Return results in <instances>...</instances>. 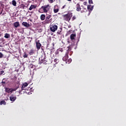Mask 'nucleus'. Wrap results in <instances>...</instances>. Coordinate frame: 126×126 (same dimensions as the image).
<instances>
[{
  "label": "nucleus",
  "instance_id": "nucleus-23",
  "mask_svg": "<svg viewBox=\"0 0 126 126\" xmlns=\"http://www.w3.org/2000/svg\"><path fill=\"white\" fill-rule=\"evenodd\" d=\"M46 54H44V57L43 59V57H41V63H44V61H45V59H46Z\"/></svg>",
  "mask_w": 126,
  "mask_h": 126
},
{
  "label": "nucleus",
  "instance_id": "nucleus-14",
  "mask_svg": "<svg viewBox=\"0 0 126 126\" xmlns=\"http://www.w3.org/2000/svg\"><path fill=\"white\" fill-rule=\"evenodd\" d=\"M28 86V84L27 83H25L23 84L22 87H21V90H25V87H27Z\"/></svg>",
  "mask_w": 126,
  "mask_h": 126
},
{
  "label": "nucleus",
  "instance_id": "nucleus-42",
  "mask_svg": "<svg viewBox=\"0 0 126 126\" xmlns=\"http://www.w3.org/2000/svg\"><path fill=\"white\" fill-rule=\"evenodd\" d=\"M43 55L41 56V57H43Z\"/></svg>",
  "mask_w": 126,
  "mask_h": 126
},
{
  "label": "nucleus",
  "instance_id": "nucleus-19",
  "mask_svg": "<svg viewBox=\"0 0 126 126\" xmlns=\"http://www.w3.org/2000/svg\"><path fill=\"white\" fill-rule=\"evenodd\" d=\"M45 19H46V16L45 15V14L41 15V16H40L41 20L43 21Z\"/></svg>",
  "mask_w": 126,
  "mask_h": 126
},
{
  "label": "nucleus",
  "instance_id": "nucleus-35",
  "mask_svg": "<svg viewBox=\"0 0 126 126\" xmlns=\"http://www.w3.org/2000/svg\"><path fill=\"white\" fill-rule=\"evenodd\" d=\"M3 73H4V71L1 70L0 72V74H3Z\"/></svg>",
  "mask_w": 126,
  "mask_h": 126
},
{
  "label": "nucleus",
  "instance_id": "nucleus-5",
  "mask_svg": "<svg viewBox=\"0 0 126 126\" xmlns=\"http://www.w3.org/2000/svg\"><path fill=\"white\" fill-rule=\"evenodd\" d=\"M50 30L51 32H56L58 30V25L55 24L50 25Z\"/></svg>",
  "mask_w": 126,
  "mask_h": 126
},
{
  "label": "nucleus",
  "instance_id": "nucleus-21",
  "mask_svg": "<svg viewBox=\"0 0 126 126\" xmlns=\"http://www.w3.org/2000/svg\"><path fill=\"white\" fill-rule=\"evenodd\" d=\"M12 4L14 6H16V1H15V0H13L12 1Z\"/></svg>",
  "mask_w": 126,
  "mask_h": 126
},
{
  "label": "nucleus",
  "instance_id": "nucleus-2",
  "mask_svg": "<svg viewBox=\"0 0 126 126\" xmlns=\"http://www.w3.org/2000/svg\"><path fill=\"white\" fill-rule=\"evenodd\" d=\"M17 84H18V85L15 88H5V91L6 93H8V94H11V93H12V92H13V91H16L18 89V88H19V82H18L17 83Z\"/></svg>",
  "mask_w": 126,
  "mask_h": 126
},
{
  "label": "nucleus",
  "instance_id": "nucleus-27",
  "mask_svg": "<svg viewBox=\"0 0 126 126\" xmlns=\"http://www.w3.org/2000/svg\"><path fill=\"white\" fill-rule=\"evenodd\" d=\"M75 19H76V17H75V16H73L71 18L72 21H73L74 20H75Z\"/></svg>",
  "mask_w": 126,
  "mask_h": 126
},
{
  "label": "nucleus",
  "instance_id": "nucleus-38",
  "mask_svg": "<svg viewBox=\"0 0 126 126\" xmlns=\"http://www.w3.org/2000/svg\"><path fill=\"white\" fill-rule=\"evenodd\" d=\"M67 0V1H71V0Z\"/></svg>",
  "mask_w": 126,
  "mask_h": 126
},
{
  "label": "nucleus",
  "instance_id": "nucleus-3",
  "mask_svg": "<svg viewBox=\"0 0 126 126\" xmlns=\"http://www.w3.org/2000/svg\"><path fill=\"white\" fill-rule=\"evenodd\" d=\"M63 17L65 21L69 22V21H70V19H71V17H72V13L69 12L67 14L63 15Z\"/></svg>",
  "mask_w": 126,
  "mask_h": 126
},
{
  "label": "nucleus",
  "instance_id": "nucleus-32",
  "mask_svg": "<svg viewBox=\"0 0 126 126\" xmlns=\"http://www.w3.org/2000/svg\"><path fill=\"white\" fill-rule=\"evenodd\" d=\"M68 50H69L70 51V50H71V46H68Z\"/></svg>",
  "mask_w": 126,
  "mask_h": 126
},
{
  "label": "nucleus",
  "instance_id": "nucleus-39",
  "mask_svg": "<svg viewBox=\"0 0 126 126\" xmlns=\"http://www.w3.org/2000/svg\"><path fill=\"white\" fill-rule=\"evenodd\" d=\"M4 64H5V65H7V63H4Z\"/></svg>",
  "mask_w": 126,
  "mask_h": 126
},
{
  "label": "nucleus",
  "instance_id": "nucleus-31",
  "mask_svg": "<svg viewBox=\"0 0 126 126\" xmlns=\"http://www.w3.org/2000/svg\"><path fill=\"white\" fill-rule=\"evenodd\" d=\"M72 60H71V59H69L68 60L67 62H68V63H70V62H72Z\"/></svg>",
  "mask_w": 126,
  "mask_h": 126
},
{
  "label": "nucleus",
  "instance_id": "nucleus-40",
  "mask_svg": "<svg viewBox=\"0 0 126 126\" xmlns=\"http://www.w3.org/2000/svg\"><path fill=\"white\" fill-rule=\"evenodd\" d=\"M80 0V1H83V0Z\"/></svg>",
  "mask_w": 126,
  "mask_h": 126
},
{
  "label": "nucleus",
  "instance_id": "nucleus-7",
  "mask_svg": "<svg viewBox=\"0 0 126 126\" xmlns=\"http://www.w3.org/2000/svg\"><path fill=\"white\" fill-rule=\"evenodd\" d=\"M53 11L54 13H58V12L60 11V7H59V5H58V4H56L54 6L53 8Z\"/></svg>",
  "mask_w": 126,
  "mask_h": 126
},
{
  "label": "nucleus",
  "instance_id": "nucleus-10",
  "mask_svg": "<svg viewBox=\"0 0 126 126\" xmlns=\"http://www.w3.org/2000/svg\"><path fill=\"white\" fill-rule=\"evenodd\" d=\"M16 100V96H15L14 94H11L10 96V100L12 102H14Z\"/></svg>",
  "mask_w": 126,
  "mask_h": 126
},
{
  "label": "nucleus",
  "instance_id": "nucleus-33",
  "mask_svg": "<svg viewBox=\"0 0 126 126\" xmlns=\"http://www.w3.org/2000/svg\"><path fill=\"white\" fill-rule=\"evenodd\" d=\"M54 62H55V63H58V62H59V60H58V59H55V60H54Z\"/></svg>",
  "mask_w": 126,
  "mask_h": 126
},
{
  "label": "nucleus",
  "instance_id": "nucleus-11",
  "mask_svg": "<svg viewBox=\"0 0 126 126\" xmlns=\"http://www.w3.org/2000/svg\"><path fill=\"white\" fill-rule=\"evenodd\" d=\"M76 11H80L81 10V7L80 6V3H77L76 5Z\"/></svg>",
  "mask_w": 126,
  "mask_h": 126
},
{
  "label": "nucleus",
  "instance_id": "nucleus-22",
  "mask_svg": "<svg viewBox=\"0 0 126 126\" xmlns=\"http://www.w3.org/2000/svg\"><path fill=\"white\" fill-rule=\"evenodd\" d=\"M10 37V35L9 33H5L4 35V38H6V39H8Z\"/></svg>",
  "mask_w": 126,
  "mask_h": 126
},
{
  "label": "nucleus",
  "instance_id": "nucleus-9",
  "mask_svg": "<svg viewBox=\"0 0 126 126\" xmlns=\"http://www.w3.org/2000/svg\"><path fill=\"white\" fill-rule=\"evenodd\" d=\"M70 38L71 41L75 40V38H76V34L74 33H72L70 36Z\"/></svg>",
  "mask_w": 126,
  "mask_h": 126
},
{
  "label": "nucleus",
  "instance_id": "nucleus-6",
  "mask_svg": "<svg viewBox=\"0 0 126 126\" xmlns=\"http://www.w3.org/2000/svg\"><path fill=\"white\" fill-rule=\"evenodd\" d=\"M35 44L37 50H40V49H41V47H42V44H41V43H40V40H36Z\"/></svg>",
  "mask_w": 126,
  "mask_h": 126
},
{
  "label": "nucleus",
  "instance_id": "nucleus-30",
  "mask_svg": "<svg viewBox=\"0 0 126 126\" xmlns=\"http://www.w3.org/2000/svg\"><path fill=\"white\" fill-rule=\"evenodd\" d=\"M49 3H53L54 2V0H48Z\"/></svg>",
  "mask_w": 126,
  "mask_h": 126
},
{
  "label": "nucleus",
  "instance_id": "nucleus-17",
  "mask_svg": "<svg viewBox=\"0 0 126 126\" xmlns=\"http://www.w3.org/2000/svg\"><path fill=\"white\" fill-rule=\"evenodd\" d=\"M14 26L15 28H17V27H19L20 26V24H19V22H16L14 23Z\"/></svg>",
  "mask_w": 126,
  "mask_h": 126
},
{
  "label": "nucleus",
  "instance_id": "nucleus-15",
  "mask_svg": "<svg viewBox=\"0 0 126 126\" xmlns=\"http://www.w3.org/2000/svg\"><path fill=\"white\" fill-rule=\"evenodd\" d=\"M87 8L88 10H91V11H92V10H93V9L94 8V5L91 6V5H88L87 6Z\"/></svg>",
  "mask_w": 126,
  "mask_h": 126
},
{
  "label": "nucleus",
  "instance_id": "nucleus-26",
  "mask_svg": "<svg viewBox=\"0 0 126 126\" xmlns=\"http://www.w3.org/2000/svg\"><path fill=\"white\" fill-rule=\"evenodd\" d=\"M23 58H24V59H26L28 58V55L26 54V52L24 53V54L23 55Z\"/></svg>",
  "mask_w": 126,
  "mask_h": 126
},
{
  "label": "nucleus",
  "instance_id": "nucleus-25",
  "mask_svg": "<svg viewBox=\"0 0 126 126\" xmlns=\"http://www.w3.org/2000/svg\"><path fill=\"white\" fill-rule=\"evenodd\" d=\"M82 7H83V9H84V10L81 11V12H86L87 11V10L86 9V8H85L83 7V6L82 5Z\"/></svg>",
  "mask_w": 126,
  "mask_h": 126
},
{
  "label": "nucleus",
  "instance_id": "nucleus-16",
  "mask_svg": "<svg viewBox=\"0 0 126 126\" xmlns=\"http://www.w3.org/2000/svg\"><path fill=\"white\" fill-rule=\"evenodd\" d=\"M37 7V5H32L29 8V10H32V9H35Z\"/></svg>",
  "mask_w": 126,
  "mask_h": 126
},
{
  "label": "nucleus",
  "instance_id": "nucleus-37",
  "mask_svg": "<svg viewBox=\"0 0 126 126\" xmlns=\"http://www.w3.org/2000/svg\"><path fill=\"white\" fill-rule=\"evenodd\" d=\"M67 43H68V44H70V41H69V40H68V41H67Z\"/></svg>",
  "mask_w": 126,
  "mask_h": 126
},
{
  "label": "nucleus",
  "instance_id": "nucleus-28",
  "mask_svg": "<svg viewBox=\"0 0 126 126\" xmlns=\"http://www.w3.org/2000/svg\"><path fill=\"white\" fill-rule=\"evenodd\" d=\"M89 4H92L93 3V1L92 0H89Z\"/></svg>",
  "mask_w": 126,
  "mask_h": 126
},
{
  "label": "nucleus",
  "instance_id": "nucleus-43",
  "mask_svg": "<svg viewBox=\"0 0 126 126\" xmlns=\"http://www.w3.org/2000/svg\"><path fill=\"white\" fill-rule=\"evenodd\" d=\"M5 1L7 0H5Z\"/></svg>",
  "mask_w": 126,
  "mask_h": 126
},
{
  "label": "nucleus",
  "instance_id": "nucleus-13",
  "mask_svg": "<svg viewBox=\"0 0 126 126\" xmlns=\"http://www.w3.org/2000/svg\"><path fill=\"white\" fill-rule=\"evenodd\" d=\"M67 59H68V54L66 53L64 57L63 58V60L64 62H66V61H67Z\"/></svg>",
  "mask_w": 126,
  "mask_h": 126
},
{
  "label": "nucleus",
  "instance_id": "nucleus-36",
  "mask_svg": "<svg viewBox=\"0 0 126 126\" xmlns=\"http://www.w3.org/2000/svg\"><path fill=\"white\" fill-rule=\"evenodd\" d=\"M64 7H65V5H63V6L62 7V8L63 9V8H64Z\"/></svg>",
  "mask_w": 126,
  "mask_h": 126
},
{
  "label": "nucleus",
  "instance_id": "nucleus-18",
  "mask_svg": "<svg viewBox=\"0 0 126 126\" xmlns=\"http://www.w3.org/2000/svg\"><path fill=\"white\" fill-rule=\"evenodd\" d=\"M34 53H35V50L33 49H32L29 52V54L30 56H32V55H33Z\"/></svg>",
  "mask_w": 126,
  "mask_h": 126
},
{
  "label": "nucleus",
  "instance_id": "nucleus-20",
  "mask_svg": "<svg viewBox=\"0 0 126 126\" xmlns=\"http://www.w3.org/2000/svg\"><path fill=\"white\" fill-rule=\"evenodd\" d=\"M62 31H63L62 29H60V30H58L57 32V35H61L62 34Z\"/></svg>",
  "mask_w": 126,
  "mask_h": 126
},
{
  "label": "nucleus",
  "instance_id": "nucleus-12",
  "mask_svg": "<svg viewBox=\"0 0 126 126\" xmlns=\"http://www.w3.org/2000/svg\"><path fill=\"white\" fill-rule=\"evenodd\" d=\"M22 25L23 26H25V27H30V25L27 22H23L22 23Z\"/></svg>",
  "mask_w": 126,
  "mask_h": 126
},
{
  "label": "nucleus",
  "instance_id": "nucleus-4",
  "mask_svg": "<svg viewBox=\"0 0 126 126\" xmlns=\"http://www.w3.org/2000/svg\"><path fill=\"white\" fill-rule=\"evenodd\" d=\"M52 17V15H48L46 16L45 18V20L43 22H42V24H49L51 23V20H50V18Z\"/></svg>",
  "mask_w": 126,
  "mask_h": 126
},
{
  "label": "nucleus",
  "instance_id": "nucleus-24",
  "mask_svg": "<svg viewBox=\"0 0 126 126\" xmlns=\"http://www.w3.org/2000/svg\"><path fill=\"white\" fill-rule=\"evenodd\" d=\"M6 103V102H5V101L4 100H1L0 102V105H5V104Z\"/></svg>",
  "mask_w": 126,
  "mask_h": 126
},
{
  "label": "nucleus",
  "instance_id": "nucleus-8",
  "mask_svg": "<svg viewBox=\"0 0 126 126\" xmlns=\"http://www.w3.org/2000/svg\"><path fill=\"white\" fill-rule=\"evenodd\" d=\"M8 83V81H7V79L3 78L2 80L1 85L2 86H4V85H5V84Z\"/></svg>",
  "mask_w": 126,
  "mask_h": 126
},
{
  "label": "nucleus",
  "instance_id": "nucleus-34",
  "mask_svg": "<svg viewBox=\"0 0 126 126\" xmlns=\"http://www.w3.org/2000/svg\"><path fill=\"white\" fill-rule=\"evenodd\" d=\"M83 4H84V5H86L87 4V2H86V1L84 2Z\"/></svg>",
  "mask_w": 126,
  "mask_h": 126
},
{
  "label": "nucleus",
  "instance_id": "nucleus-29",
  "mask_svg": "<svg viewBox=\"0 0 126 126\" xmlns=\"http://www.w3.org/2000/svg\"><path fill=\"white\" fill-rule=\"evenodd\" d=\"M3 54L1 53V52H0V59H1V58H3Z\"/></svg>",
  "mask_w": 126,
  "mask_h": 126
},
{
  "label": "nucleus",
  "instance_id": "nucleus-1",
  "mask_svg": "<svg viewBox=\"0 0 126 126\" xmlns=\"http://www.w3.org/2000/svg\"><path fill=\"white\" fill-rule=\"evenodd\" d=\"M51 9V6L50 4L45 5L44 6H42L38 10V12L40 13H47Z\"/></svg>",
  "mask_w": 126,
  "mask_h": 126
},
{
  "label": "nucleus",
  "instance_id": "nucleus-41",
  "mask_svg": "<svg viewBox=\"0 0 126 126\" xmlns=\"http://www.w3.org/2000/svg\"><path fill=\"white\" fill-rule=\"evenodd\" d=\"M23 5V8H24V6H24V5Z\"/></svg>",
  "mask_w": 126,
  "mask_h": 126
}]
</instances>
